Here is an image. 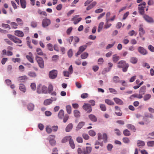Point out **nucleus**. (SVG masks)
<instances>
[{
	"instance_id": "nucleus-1",
	"label": "nucleus",
	"mask_w": 154,
	"mask_h": 154,
	"mask_svg": "<svg viewBox=\"0 0 154 154\" xmlns=\"http://www.w3.org/2000/svg\"><path fill=\"white\" fill-rule=\"evenodd\" d=\"M92 148L91 146H86L82 149L78 148L77 149L78 154H89L91 152Z\"/></svg>"
},
{
	"instance_id": "nucleus-2",
	"label": "nucleus",
	"mask_w": 154,
	"mask_h": 154,
	"mask_svg": "<svg viewBox=\"0 0 154 154\" xmlns=\"http://www.w3.org/2000/svg\"><path fill=\"white\" fill-rule=\"evenodd\" d=\"M117 67L118 68H122V70L123 72H126L129 67V65L126 63L125 60H122L119 61L118 63Z\"/></svg>"
},
{
	"instance_id": "nucleus-3",
	"label": "nucleus",
	"mask_w": 154,
	"mask_h": 154,
	"mask_svg": "<svg viewBox=\"0 0 154 154\" xmlns=\"http://www.w3.org/2000/svg\"><path fill=\"white\" fill-rule=\"evenodd\" d=\"M7 36L11 40L16 44H21L22 43L21 40L19 38L14 36L12 35L11 34H8Z\"/></svg>"
},
{
	"instance_id": "nucleus-4",
	"label": "nucleus",
	"mask_w": 154,
	"mask_h": 154,
	"mask_svg": "<svg viewBox=\"0 0 154 154\" xmlns=\"http://www.w3.org/2000/svg\"><path fill=\"white\" fill-rule=\"evenodd\" d=\"M35 59L39 67L41 68H44V62L43 59L40 57L37 56L36 57Z\"/></svg>"
},
{
	"instance_id": "nucleus-5",
	"label": "nucleus",
	"mask_w": 154,
	"mask_h": 154,
	"mask_svg": "<svg viewBox=\"0 0 154 154\" xmlns=\"http://www.w3.org/2000/svg\"><path fill=\"white\" fill-rule=\"evenodd\" d=\"M57 70H53L49 73V76L51 79H55L57 76Z\"/></svg>"
},
{
	"instance_id": "nucleus-6",
	"label": "nucleus",
	"mask_w": 154,
	"mask_h": 154,
	"mask_svg": "<svg viewBox=\"0 0 154 154\" xmlns=\"http://www.w3.org/2000/svg\"><path fill=\"white\" fill-rule=\"evenodd\" d=\"M51 20L45 18L42 21V25L43 27H45L48 26L50 24Z\"/></svg>"
},
{
	"instance_id": "nucleus-7",
	"label": "nucleus",
	"mask_w": 154,
	"mask_h": 154,
	"mask_svg": "<svg viewBox=\"0 0 154 154\" xmlns=\"http://www.w3.org/2000/svg\"><path fill=\"white\" fill-rule=\"evenodd\" d=\"M53 85L50 84L49 85L48 88V92L49 94H51L53 96H56V92L54 91H53Z\"/></svg>"
},
{
	"instance_id": "nucleus-8",
	"label": "nucleus",
	"mask_w": 154,
	"mask_h": 154,
	"mask_svg": "<svg viewBox=\"0 0 154 154\" xmlns=\"http://www.w3.org/2000/svg\"><path fill=\"white\" fill-rule=\"evenodd\" d=\"M56 100V98L51 97V99H47L45 100L44 103L45 105H48L51 104L53 101H55Z\"/></svg>"
},
{
	"instance_id": "nucleus-9",
	"label": "nucleus",
	"mask_w": 154,
	"mask_h": 154,
	"mask_svg": "<svg viewBox=\"0 0 154 154\" xmlns=\"http://www.w3.org/2000/svg\"><path fill=\"white\" fill-rule=\"evenodd\" d=\"M83 108L87 112H91L92 110L91 105L88 104H85L83 106Z\"/></svg>"
},
{
	"instance_id": "nucleus-10",
	"label": "nucleus",
	"mask_w": 154,
	"mask_h": 154,
	"mask_svg": "<svg viewBox=\"0 0 154 154\" xmlns=\"http://www.w3.org/2000/svg\"><path fill=\"white\" fill-rule=\"evenodd\" d=\"M138 51L143 55H145L147 54V51L143 47L140 46L137 48Z\"/></svg>"
},
{
	"instance_id": "nucleus-11",
	"label": "nucleus",
	"mask_w": 154,
	"mask_h": 154,
	"mask_svg": "<svg viewBox=\"0 0 154 154\" xmlns=\"http://www.w3.org/2000/svg\"><path fill=\"white\" fill-rule=\"evenodd\" d=\"M79 16V15H75L74 17L72 18V20L73 21L74 24H76L81 20L82 18L81 17L77 19Z\"/></svg>"
},
{
	"instance_id": "nucleus-12",
	"label": "nucleus",
	"mask_w": 154,
	"mask_h": 154,
	"mask_svg": "<svg viewBox=\"0 0 154 154\" xmlns=\"http://www.w3.org/2000/svg\"><path fill=\"white\" fill-rule=\"evenodd\" d=\"M143 17L144 19L148 22L149 23H153L154 22V20L153 19L149 16L144 15H143Z\"/></svg>"
},
{
	"instance_id": "nucleus-13",
	"label": "nucleus",
	"mask_w": 154,
	"mask_h": 154,
	"mask_svg": "<svg viewBox=\"0 0 154 154\" xmlns=\"http://www.w3.org/2000/svg\"><path fill=\"white\" fill-rule=\"evenodd\" d=\"M14 34L15 35L20 37H22L24 35L23 32L22 31L19 30L15 31Z\"/></svg>"
},
{
	"instance_id": "nucleus-14",
	"label": "nucleus",
	"mask_w": 154,
	"mask_h": 154,
	"mask_svg": "<svg viewBox=\"0 0 154 154\" xmlns=\"http://www.w3.org/2000/svg\"><path fill=\"white\" fill-rule=\"evenodd\" d=\"M143 26L140 25L139 26V31H140L139 35L140 37H142L145 33V31L143 28Z\"/></svg>"
},
{
	"instance_id": "nucleus-15",
	"label": "nucleus",
	"mask_w": 154,
	"mask_h": 154,
	"mask_svg": "<svg viewBox=\"0 0 154 154\" xmlns=\"http://www.w3.org/2000/svg\"><path fill=\"white\" fill-rule=\"evenodd\" d=\"M29 55H27L26 56V57L27 59L31 63H33V60L32 58V54L31 52H29Z\"/></svg>"
},
{
	"instance_id": "nucleus-16",
	"label": "nucleus",
	"mask_w": 154,
	"mask_h": 154,
	"mask_svg": "<svg viewBox=\"0 0 154 154\" xmlns=\"http://www.w3.org/2000/svg\"><path fill=\"white\" fill-rule=\"evenodd\" d=\"M113 99L116 103L117 104L120 105H122L124 103L123 101L119 98L115 97Z\"/></svg>"
},
{
	"instance_id": "nucleus-17",
	"label": "nucleus",
	"mask_w": 154,
	"mask_h": 154,
	"mask_svg": "<svg viewBox=\"0 0 154 154\" xmlns=\"http://www.w3.org/2000/svg\"><path fill=\"white\" fill-rule=\"evenodd\" d=\"M153 117V115L151 114H149L145 115L143 118V120L145 121H146L148 122H149V121H147V118H149L151 119H152Z\"/></svg>"
},
{
	"instance_id": "nucleus-18",
	"label": "nucleus",
	"mask_w": 154,
	"mask_h": 154,
	"mask_svg": "<svg viewBox=\"0 0 154 154\" xmlns=\"http://www.w3.org/2000/svg\"><path fill=\"white\" fill-rule=\"evenodd\" d=\"M89 118L93 122H96L97 121V117L94 115L90 114L88 116Z\"/></svg>"
},
{
	"instance_id": "nucleus-19",
	"label": "nucleus",
	"mask_w": 154,
	"mask_h": 154,
	"mask_svg": "<svg viewBox=\"0 0 154 154\" xmlns=\"http://www.w3.org/2000/svg\"><path fill=\"white\" fill-rule=\"evenodd\" d=\"M64 111L62 109H61L60 110L58 113V117L60 119H62L64 116Z\"/></svg>"
},
{
	"instance_id": "nucleus-20",
	"label": "nucleus",
	"mask_w": 154,
	"mask_h": 154,
	"mask_svg": "<svg viewBox=\"0 0 154 154\" xmlns=\"http://www.w3.org/2000/svg\"><path fill=\"white\" fill-rule=\"evenodd\" d=\"M28 79V78L26 75L20 76L18 77V80L20 82H24Z\"/></svg>"
},
{
	"instance_id": "nucleus-21",
	"label": "nucleus",
	"mask_w": 154,
	"mask_h": 154,
	"mask_svg": "<svg viewBox=\"0 0 154 154\" xmlns=\"http://www.w3.org/2000/svg\"><path fill=\"white\" fill-rule=\"evenodd\" d=\"M85 122H80L77 125L76 128V130L78 131L79 129L81 128L84 125Z\"/></svg>"
},
{
	"instance_id": "nucleus-22",
	"label": "nucleus",
	"mask_w": 154,
	"mask_h": 154,
	"mask_svg": "<svg viewBox=\"0 0 154 154\" xmlns=\"http://www.w3.org/2000/svg\"><path fill=\"white\" fill-rule=\"evenodd\" d=\"M73 128V125L72 123L69 124L66 128V132H69L71 131Z\"/></svg>"
},
{
	"instance_id": "nucleus-23",
	"label": "nucleus",
	"mask_w": 154,
	"mask_h": 154,
	"mask_svg": "<svg viewBox=\"0 0 154 154\" xmlns=\"http://www.w3.org/2000/svg\"><path fill=\"white\" fill-rule=\"evenodd\" d=\"M19 88L20 90L23 92H25L26 91V87L24 85L21 84L19 85Z\"/></svg>"
},
{
	"instance_id": "nucleus-24",
	"label": "nucleus",
	"mask_w": 154,
	"mask_h": 154,
	"mask_svg": "<svg viewBox=\"0 0 154 154\" xmlns=\"http://www.w3.org/2000/svg\"><path fill=\"white\" fill-rule=\"evenodd\" d=\"M21 7L23 9H24L26 6V0H20Z\"/></svg>"
},
{
	"instance_id": "nucleus-25",
	"label": "nucleus",
	"mask_w": 154,
	"mask_h": 154,
	"mask_svg": "<svg viewBox=\"0 0 154 154\" xmlns=\"http://www.w3.org/2000/svg\"><path fill=\"white\" fill-rule=\"evenodd\" d=\"M113 66V64L112 63H108V68H105L104 70L106 72H109L110 71L112 67Z\"/></svg>"
},
{
	"instance_id": "nucleus-26",
	"label": "nucleus",
	"mask_w": 154,
	"mask_h": 154,
	"mask_svg": "<svg viewBox=\"0 0 154 154\" xmlns=\"http://www.w3.org/2000/svg\"><path fill=\"white\" fill-rule=\"evenodd\" d=\"M119 59V57L116 54H114L112 57V61L114 63L117 62Z\"/></svg>"
},
{
	"instance_id": "nucleus-27",
	"label": "nucleus",
	"mask_w": 154,
	"mask_h": 154,
	"mask_svg": "<svg viewBox=\"0 0 154 154\" xmlns=\"http://www.w3.org/2000/svg\"><path fill=\"white\" fill-rule=\"evenodd\" d=\"M146 3L145 2H143L138 5V10H144Z\"/></svg>"
},
{
	"instance_id": "nucleus-28",
	"label": "nucleus",
	"mask_w": 154,
	"mask_h": 154,
	"mask_svg": "<svg viewBox=\"0 0 154 154\" xmlns=\"http://www.w3.org/2000/svg\"><path fill=\"white\" fill-rule=\"evenodd\" d=\"M132 97H136L138 99H141L143 97V96L142 94H134L131 95L130 98H131Z\"/></svg>"
},
{
	"instance_id": "nucleus-29",
	"label": "nucleus",
	"mask_w": 154,
	"mask_h": 154,
	"mask_svg": "<svg viewBox=\"0 0 154 154\" xmlns=\"http://www.w3.org/2000/svg\"><path fill=\"white\" fill-rule=\"evenodd\" d=\"M137 145L138 146L141 147L142 146H144L145 145V142L142 140H138L137 141Z\"/></svg>"
},
{
	"instance_id": "nucleus-30",
	"label": "nucleus",
	"mask_w": 154,
	"mask_h": 154,
	"mask_svg": "<svg viewBox=\"0 0 154 154\" xmlns=\"http://www.w3.org/2000/svg\"><path fill=\"white\" fill-rule=\"evenodd\" d=\"M97 2L94 1L90 4L87 8L86 10H90L93 8L96 4Z\"/></svg>"
},
{
	"instance_id": "nucleus-31",
	"label": "nucleus",
	"mask_w": 154,
	"mask_h": 154,
	"mask_svg": "<svg viewBox=\"0 0 154 154\" xmlns=\"http://www.w3.org/2000/svg\"><path fill=\"white\" fill-rule=\"evenodd\" d=\"M69 143L72 149H74L75 148V146L73 140L71 139V137L70 139Z\"/></svg>"
},
{
	"instance_id": "nucleus-32",
	"label": "nucleus",
	"mask_w": 154,
	"mask_h": 154,
	"mask_svg": "<svg viewBox=\"0 0 154 154\" xmlns=\"http://www.w3.org/2000/svg\"><path fill=\"white\" fill-rule=\"evenodd\" d=\"M74 116L76 118H79L80 116V112L78 110H75L73 112Z\"/></svg>"
},
{
	"instance_id": "nucleus-33",
	"label": "nucleus",
	"mask_w": 154,
	"mask_h": 154,
	"mask_svg": "<svg viewBox=\"0 0 154 154\" xmlns=\"http://www.w3.org/2000/svg\"><path fill=\"white\" fill-rule=\"evenodd\" d=\"M127 127L129 129H131L134 131H135L136 129L135 127L131 124H128L126 125Z\"/></svg>"
},
{
	"instance_id": "nucleus-34",
	"label": "nucleus",
	"mask_w": 154,
	"mask_h": 154,
	"mask_svg": "<svg viewBox=\"0 0 154 154\" xmlns=\"http://www.w3.org/2000/svg\"><path fill=\"white\" fill-rule=\"evenodd\" d=\"M105 102L109 105H113L114 104V103L111 100L107 99L105 100Z\"/></svg>"
},
{
	"instance_id": "nucleus-35",
	"label": "nucleus",
	"mask_w": 154,
	"mask_h": 154,
	"mask_svg": "<svg viewBox=\"0 0 154 154\" xmlns=\"http://www.w3.org/2000/svg\"><path fill=\"white\" fill-rule=\"evenodd\" d=\"M26 39L27 40V44L28 46L30 48L32 49V47L30 45L31 42L30 37L29 36L27 37Z\"/></svg>"
},
{
	"instance_id": "nucleus-36",
	"label": "nucleus",
	"mask_w": 154,
	"mask_h": 154,
	"mask_svg": "<svg viewBox=\"0 0 154 154\" xmlns=\"http://www.w3.org/2000/svg\"><path fill=\"white\" fill-rule=\"evenodd\" d=\"M137 62V59L136 57H132L130 59V62L133 64H135Z\"/></svg>"
},
{
	"instance_id": "nucleus-37",
	"label": "nucleus",
	"mask_w": 154,
	"mask_h": 154,
	"mask_svg": "<svg viewBox=\"0 0 154 154\" xmlns=\"http://www.w3.org/2000/svg\"><path fill=\"white\" fill-rule=\"evenodd\" d=\"M71 137V136H68L65 137L63 138L62 140V143H65L67 142L68 139L70 138Z\"/></svg>"
},
{
	"instance_id": "nucleus-38",
	"label": "nucleus",
	"mask_w": 154,
	"mask_h": 154,
	"mask_svg": "<svg viewBox=\"0 0 154 154\" xmlns=\"http://www.w3.org/2000/svg\"><path fill=\"white\" fill-rule=\"evenodd\" d=\"M67 112L69 114H70L72 112L71 106L70 105H67L66 107Z\"/></svg>"
},
{
	"instance_id": "nucleus-39",
	"label": "nucleus",
	"mask_w": 154,
	"mask_h": 154,
	"mask_svg": "<svg viewBox=\"0 0 154 154\" xmlns=\"http://www.w3.org/2000/svg\"><path fill=\"white\" fill-rule=\"evenodd\" d=\"M34 108V105L32 103L29 104L27 106L28 109L30 111L33 110Z\"/></svg>"
},
{
	"instance_id": "nucleus-40",
	"label": "nucleus",
	"mask_w": 154,
	"mask_h": 154,
	"mask_svg": "<svg viewBox=\"0 0 154 154\" xmlns=\"http://www.w3.org/2000/svg\"><path fill=\"white\" fill-rule=\"evenodd\" d=\"M113 82L115 83L119 82V78L118 76H115L113 77Z\"/></svg>"
},
{
	"instance_id": "nucleus-41",
	"label": "nucleus",
	"mask_w": 154,
	"mask_h": 154,
	"mask_svg": "<svg viewBox=\"0 0 154 154\" xmlns=\"http://www.w3.org/2000/svg\"><path fill=\"white\" fill-rule=\"evenodd\" d=\"M88 56V54L87 52H84L81 55V58L83 59H86Z\"/></svg>"
},
{
	"instance_id": "nucleus-42",
	"label": "nucleus",
	"mask_w": 154,
	"mask_h": 154,
	"mask_svg": "<svg viewBox=\"0 0 154 154\" xmlns=\"http://www.w3.org/2000/svg\"><path fill=\"white\" fill-rule=\"evenodd\" d=\"M104 25V23L103 22H101L99 24L98 29V32H100L103 28V25Z\"/></svg>"
},
{
	"instance_id": "nucleus-43",
	"label": "nucleus",
	"mask_w": 154,
	"mask_h": 154,
	"mask_svg": "<svg viewBox=\"0 0 154 154\" xmlns=\"http://www.w3.org/2000/svg\"><path fill=\"white\" fill-rule=\"evenodd\" d=\"M87 47L86 45H82L79 47V50L82 53L86 49Z\"/></svg>"
},
{
	"instance_id": "nucleus-44",
	"label": "nucleus",
	"mask_w": 154,
	"mask_h": 154,
	"mask_svg": "<svg viewBox=\"0 0 154 154\" xmlns=\"http://www.w3.org/2000/svg\"><path fill=\"white\" fill-rule=\"evenodd\" d=\"M42 93L46 94L48 92V88L47 87L45 86H43L42 87Z\"/></svg>"
},
{
	"instance_id": "nucleus-45",
	"label": "nucleus",
	"mask_w": 154,
	"mask_h": 154,
	"mask_svg": "<svg viewBox=\"0 0 154 154\" xmlns=\"http://www.w3.org/2000/svg\"><path fill=\"white\" fill-rule=\"evenodd\" d=\"M103 140L104 143H106L107 141V136L106 133H103V134L102 138Z\"/></svg>"
},
{
	"instance_id": "nucleus-46",
	"label": "nucleus",
	"mask_w": 154,
	"mask_h": 154,
	"mask_svg": "<svg viewBox=\"0 0 154 154\" xmlns=\"http://www.w3.org/2000/svg\"><path fill=\"white\" fill-rule=\"evenodd\" d=\"M46 131L48 134H50L52 131V128L49 126H47L46 128Z\"/></svg>"
},
{
	"instance_id": "nucleus-47",
	"label": "nucleus",
	"mask_w": 154,
	"mask_h": 154,
	"mask_svg": "<svg viewBox=\"0 0 154 154\" xmlns=\"http://www.w3.org/2000/svg\"><path fill=\"white\" fill-rule=\"evenodd\" d=\"M151 97V95L150 94H146L143 97L144 101H147Z\"/></svg>"
},
{
	"instance_id": "nucleus-48",
	"label": "nucleus",
	"mask_w": 154,
	"mask_h": 154,
	"mask_svg": "<svg viewBox=\"0 0 154 154\" xmlns=\"http://www.w3.org/2000/svg\"><path fill=\"white\" fill-rule=\"evenodd\" d=\"M123 133L126 136H129L131 134L130 131L127 129L123 131Z\"/></svg>"
},
{
	"instance_id": "nucleus-49",
	"label": "nucleus",
	"mask_w": 154,
	"mask_h": 154,
	"mask_svg": "<svg viewBox=\"0 0 154 154\" xmlns=\"http://www.w3.org/2000/svg\"><path fill=\"white\" fill-rule=\"evenodd\" d=\"M100 109L102 111H105L106 110V107L104 104H100Z\"/></svg>"
},
{
	"instance_id": "nucleus-50",
	"label": "nucleus",
	"mask_w": 154,
	"mask_h": 154,
	"mask_svg": "<svg viewBox=\"0 0 154 154\" xmlns=\"http://www.w3.org/2000/svg\"><path fill=\"white\" fill-rule=\"evenodd\" d=\"M147 144L148 146H154V141H149L147 142Z\"/></svg>"
},
{
	"instance_id": "nucleus-51",
	"label": "nucleus",
	"mask_w": 154,
	"mask_h": 154,
	"mask_svg": "<svg viewBox=\"0 0 154 154\" xmlns=\"http://www.w3.org/2000/svg\"><path fill=\"white\" fill-rule=\"evenodd\" d=\"M42 86L41 84H39L37 87V92L38 94H41L42 93Z\"/></svg>"
},
{
	"instance_id": "nucleus-52",
	"label": "nucleus",
	"mask_w": 154,
	"mask_h": 154,
	"mask_svg": "<svg viewBox=\"0 0 154 154\" xmlns=\"http://www.w3.org/2000/svg\"><path fill=\"white\" fill-rule=\"evenodd\" d=\"M148 138L150 139H154V131L149 133L148 135Z\"/></svg>"
},
{
	"instance_id": "nucleus-53",
	"label": "nucleus",
	"mask_w": 154,
	"mask_h": 154,
	"mask_svg": "<svg viewBox=\"0 0 154 154\" xmlns=\"http://www.w3.org/2000/svg\"><path fill=\"white\" fill-rule=\"evenodd\" d=\"M49 142L50 145L52 146H54L56 144V141L54 139L50 140Z\"/></svg>"
},
{
	"instance_id": "nucleus-54",
	"label": "nucleus",
	"mask_w": 154,
	"mask_h": 154,
	"mask_svg": "<svg viewBox=\"0 0 154 154\" xmlns=\"http://www.w3.org/2000/svg\"><path fill=\"white\" fill-rule=\"evenodd\" d=\"M36 52L37 54L40 55H42L43 54V52L41 49L39 48H38L36 49Z\"/></svg>"
},
{
	"instance_id": "nucleus-55",
	"label": "nucleus",
	"mask_w": 154,
	"mask_h": 154,
	"mask_svg": "<svg viewBox=\"0 0 154 154\" xmlns=\"http://www.w3.org/2000/svg\"><path fill=\"white\" fill-rule=\"evenodd\" d=\"M28 75L29 76L32 77H35L36 76V73L34 72H30L28 73Z\"/></svg>"
},
{
	"instance_id": "nucleus-56",
	"label": "nucleus",
	"mask_w": 154,
	"mask_h": 154,
	"mask_svg": "<svg viewBox=\"0 0 154 154\" xmlns=\"http://www.w3.org/2000/svg\"><path fill=\"white\" fill-rule=\"evenodd\" d=\"M47 46L48 50L51 51H53V46L52 44L49 43L47 45Z\"/></svg>"
},
{
	"instance_id": "nucleus-57",
	"label": "nucleus",
	"mask_w": 154,
	"mask_h": 154,
	"mask_svg": "<svg viewBox=\"0 0 154 154\" xmlns=\"http://www.w3.org/2000/svg\"><path fill=\"white\" fill-rule=\"evenodd\" d=\"M146 89V87L145 86H143L141 87L140 90V93H142L143 94L144 93Z\"/></svg>"
},
{
	"instance_id": "nucleus-58",
	"label": "nucleus",
	"mask_w": 154,
	"mask_h": 154,
	"mask_svg": "<svg viewBox=\"0 0 154 154\" xmlns=\"http://www.w3.org/2000/svg\"><path fill=\"white\" fill-rule=\"evenodd\" d=\"M11 24L12 26V28L14 29H16L17 28L18 26L17 24L14 22H12Z\"/></svg>"
},
{
	"instance_id": "nucleus-59",
	"label": "nucleus",
	"mask_w": 154,
	"mask_h": 154,
	"mask_svg": "<svg viewBox=\"0 0 154 154\" xmlns=\"http://www.w3.org/2000/svg\"><path fill=\"white\" fill-rule=\"evenodd\" d=\"M131 4H128L126 5L121 10H125V9H131Z\"/></svg>"
},
{
	"instance_id": "nucleus-60",
	"label": "nucleus",
	"mask_w": 154,
	"mask_h": 154,
	"mask_svg": "<svg viewBox=\"0 0 154 154\" xmlns=\"http://www.w3.org/2000/svg\"><path fill=\"white\" fill-rule=\"evenodd\" d=\"M12 69V66L11 65H8L7 67V71L9 73H11Z\"/></svg>"
},
{
	"instance_id": "nucleus-61",
	"label": "nucleus",
	"mask_w": 154,
	"mask_h": 154,
	"mask_svg": "<svg viewBox=\"0 0 154 154\" xmlns=\"http://www.w3.org/2000/svg\"><path fill=\"white\" fill-rule=\"evenodd\" d=\"M88 134L91 136H94L96 135V133L95 131L92 130H90L88 132Z\"/></svg>"
},
{
	"instance_id": "nucleus-62",
	"label": "nucleus",
	"mask_w": 154,
	"mask_h": 154,
	"mask_svg": "<svg viewBox=\"0 0 154 154\" xmlns=\"http://www.w3.org/2000/svg\"><path fill=\"white\" fill-rule=\"evenodd\" d=\"M122 140L123 142L126 143H129L130 142L129 139L128 138L126 137L123 138Z\"/></svg>"
},
{
	"instance_id": "nucleus-63",
	"label": "nucleus",
	"mask_w": 154,
	"mask_h": 154,
	"mask_svg": "<svg viewBox=\"0 0 154 154\" xmlns=\"http://www.w3.org/2000/svg\"><path fill=\"white\" fill-rule=\"evenodd\" d=\"M16 21L19 25H22L23 24V22L22 20L19 18H17L16 19Z\"/></svg>"
},
{
	"instance_id": "nucleus-64",
	"label": "nucleus",
	"mask_w": 154,
	"mask_h": 154,
	"mask_svg": "<svg viewBox=\"0 0 154 154\" xmlns=\"http://www.w3.org/2000/svg\"><path fill=\"white\" fill-rule=\"evenodd\" d=\"M63 118V122L64 123L66 122L69 118V116L67 114H66L65 115V116H64Z\"/></svg>"
}]
</instances>
